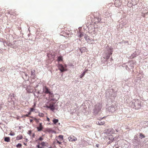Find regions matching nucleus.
I'll return each instance as SVG.
<instances>
[{
	"mask_svg": "<svg viewBox=\"0 0 148 148\" xmlns=\"http://www.w3.org/2000/svg\"><path fill=\"white\" fill-rule=\"evenodd\" d=\"M56 96H58V99H55V101L49 100V101L47 103L46 105V107L47 108L50 109V110H52V111H54L55 110V104L59 98V96L57 94Z\"/></svg>",
	"mask_w": 148,
	"mask_h": 148,
	"instance_id": "1",
	"label": "nucleus"
},
{
	"mask_svg": "<svg viewBox=\"0 0 148 148\" xmlns=\"http://www.w3.org/2000/svg\"><path fill=\"white\" fill-rule=\"evenodd\" d=\"M43 92L45 94H49V100L55 101V98H53L54 95L53 94L50 92L48 88L46 86H44L43 88Z\"/></svg>",
	"mask_w": 148,
	"mask_h": 148,
	"instance_id": "2",
	"label": "nucleus"
},
{
	"mask_svg": "<svg viewBox=\"0 0 148 148\" xmlns=\"http://www.w3.org/2000/svg\"><path fill=\"white\" fill-rule=\"evenodd\" d=\"M36 147L37 148H43L44 147H47L48 143L46 142H42L41 143L38 142Z\"/></svg>",
	"mask_w": 148,
	"mask_h": 148,
	"instance_id": "3",
	"label": "nucleus"
},
{
	"mask_svg": "<svg viewBox=\"0 0 148 148\" xmlns=\"http://www.w3.org/2000/svg\"><path fill=\"white\" fill-rule=\"evenodd\" d=\"M105 132L107 135H110L114 134L115 132V131L113 129L110 128L105 130Z\"/></svg>",
	"mask_w": 148,
	"mask_h": 148,
	"instance_id": "4",
	"label": "nucleus"
},
{
	"mask_svg": "<svg viewBox=\"0 0 148 148\" xmlns=\"http://www.w3.org/2000/svg\"><path fill=\"white\" fill-rule=\"evenodd\" d=\"M58 67L59 70L61 72H63L67 71V69L64 67L62 64H59L58 65Z\"/></svg>",
	"mask_w": 148,
	"mask_h": 148,
	"instance_id": "5",
	"label": "nucleus"
},
{
	"mask_svg": "<svg viewBox=\"0 0 148 148\" xmlns=\"http://www.w3.org/2000/svg\"><path fill=\"white\" fill-rule=\"evenodd\" d=\"M68 139L70 142L75 141L77 140V138L73 135L70 136L68 137Z\"/></svg>",
	"mask_w": 148,
	"mask_h": 148,
	"instance_id": "6",
	"label": "nucleus"
},
{
	"mask_svg": "<svg viewBox=\"0 0 148 148\" xmlns=\"http://www.w3.org/2000/svg\"><path fill=\"white\" fill-rule=\"evenodd\" d=\"M102 106L101 104L100 103L97 104L95 106V109L97 112L101 110Z\"/></svg>",
	"mask_w": 148,
	"mask_h": 148,
	"instance_id": "7",
	"label": "nucleus"
},
{
	"mask_svg": "<svg viewBox=\"0 0 148 148\" xmlns=\"http://www.w3.org/2000/svg\"><path fill=\"white\" fill-rule=\"evenodd\" d=\"M95 21L94 22L95 23H97L101 21V18L99 17H95L94 18Z\"/></svg>",
	"mask_w": 148,
	"mask_h": 148,
	"instance_id": "8",
	"label": "nucleus"
},
{
	"mask_svg": "<svg viewBox=\"0 0 148 148\" xmlns=\"http://www.w3.org/2000/svg\"><path fill=\"white\" fill-rule=\"evenodd\" d=\"M42 123H39L38 126L37 127V130L38 131H40L42 130L43 127L42 125Z\"/></svg>",
	"mask_w": 148,
	"mask_h": 148,
	"instance_id": "9",
	"label": "nucleus"
},
{
	"mask_svg": "<svg viewBox=\"0 0 148 148\" xmlns=\"http://www.w3.org/2000/svg\"><path fill=\"white\" fill-rule=\"evenodd\" d=\"M108 136V138L109 140H110L111 142H112L114 139V137L112 135H107Z\"/></svg>",
	"mask_w": 148,
	"mask_h": 148,
	"instance_id": "10",
	"label": "nucleus"
},
{
	"mask_svg": "<svg viewBox=\"0 0 148 148\" xmlns=\"http://www.w3.org/2000/svg\"><path fill=\"white\" fill-rule=\"evenodd\" d=\"M112 54V53H108V54H106V56L105 58H106V59H108L110 57V55H111Z\"/></svg>",
	"mask_w": 148,
	"mask_h": 148,
	"instance_id": "11",
	"label": "nucleus"
},
{
	"mask_svg": "<svg viewBox=\"0 0 148 148\" xmlns=\"http://www.w3.org/2000/svg\"><path fill=\"white\" fill-rule=\"evenodd\" d=\"M23 137L22 135H18L16 137V140H19L23 138Z\"/></svg>",
	"mask_w": 148,
	"mask_h": 148,
	"instance_id": "12",
	"label": "nucleus"
},
{
	"mask_svg": "<svg viewBox=\"0 0 148 148\" xmlns=\"http://www.w3.org/2000/svg\"><path fill=\"white\" fill-rule=\"evenodd\" d=\"M58 138H59L60 141H62L63 140V136L62 135H60L58 136Z\"/></svg>",
	"mask_w": 148,
	"mask_h": 148,
	"instance_id": "13",
	"label": "nucleus"
},
{
	"mask_svg": "<svg viewBox=\"0 0 148 148\" xmlns=\"http://www.w3.org/2000/svg\"><path fill=\"white\" fill-rule=\"evenodd\" d=\"M4 140L7 142H8L10 141V138L8 137H6L5 138Z\"/></svg>",
	"mask_w": 148,
	"mask_h": 148,
	"instance_id": "14",
	"label": "nucleus"
},
{
	"mask_svg": "<svg viewBox=\"0 0 148 148\" xmlns=\"http://www.w3.org/2000/svg\"><path fill=\"white\" fill-rule=\"evenodd\" d=\"M43 140V138L42 137H41L36 140V141L37 142V143H38V142H40V141H42Z\"/></svg>",
	"mask_w": 148,
	"mask_h": 148,
	"instance_id": "15",
	"label": "nucleus"
},
{
	"mask_svg": "<svg viewBox=\"0 0 148 148\" xmlns=\"http://www.w3.org/2000/svg\"><path fill=\"white\" fill-rule=\"evenodd\" d=\"M35 71L34 70H32L31 71V75L32 77H34L35 76Z\"/></svg>",
	"mask_w": 148,
	"mask_h": 148,
	"instance_id": "16",
	"label": "nucleus"
},
{
	"mask_svg": "<svg viewBox=\"0 0 148 148\" xmlns=\"http://www.w3.org/2000/svg\"><path fill=\"white\" fill-rule=\"evenodd\" d=\"M58 119H54L53 120V122L54 124H56L58 122Z\"/></svg>",
	"mask_w": 148,
	"mask_h": 148,
	"instance_id": "17",
	"label": "nucleus"
},
{
	"mask_svg": "<svg viewBox=\"0 0 148 148\" xmlns=\"http://www.w3.org/2000/svg\"><path fill=\"white\" fill-rule=\"evenodd\" d=\"M63 59L62 58V57L61 56H60L58 57V61L59 62L60 61H62Z\"/></svg>",
	"mask_w": 148,
	"mask_h": 148,
	"instance_id": "18",
	"label": "nucleus"
},
{
	"mask_svg": "<svg viewBox=\"0 0 148 148\" xmlns=\"http://www.w3.org/2000/svg\"><path fill=\"white\" fill-rule=\"evenodd\" d=\"M86 72V71L84 72L83 73L80 75V78H82L84 76Z\"/></svg>",
	"mask_w": 148,
	"mask_h": 148,
	"instance_id": "19",
	"label": "nucleus"
},
{
	"mask_svg": "<svg viewBox=\"0 0 148 148\" xmlns=\"http://www.w3.org/2000/svg\"><path fill=\"white\" fill-rule=\"evenodd\" d=\"M30 117V118H33V117L32 116H29L27 114L26 115H23V116H22V117Z\"/></svg>",
	"mask_w": 148,
	"mask_h": 148,
	"instance_id": "20",
	"label": "nucleus"
},
{
	"mask_svg": "<svg viewBox=\"0 0 148 148\" xmlns=\"http://www.w3.org/2000/svg\"><path fill=\"white\" fill-rule=\"evenodd\" d=\"M22 145L21 144L19 143L16 145V147L17 148L21 147H22Z\"/></svg>",
	"mask_w": 148,
	"mask_h": 148,
	"instance_id": "21",
	"label": "nucleus"
},
{
	"mask_svg": "<svg viewBox=\"0 0 148 148\" xmlns=\"http://www.w3.org/2000/svg\"><path fill=\"white\" fill-rule=\"evenodd\" d=\"M100 125H102L105 124V122L104 121H99Z\"/></svg>",
	"mask_w": 148,
	"mask_h": 148,
	"instance_id": "22",
	"label": "nucleus"
},
{
	"mask_svg": "<svg viewBox=\"0 0 148 148\" xmlns=\"http://www.w3.org/2000/svg\"><path fill=\"white\" fill-rule=\"evenodd\" d=\"M140 138H143L145 137V136L141 134H140Z\"/></svg>",
	"mask_w": 148,
	"mask_h": 148,
	"instance_id": "23",
	"label": "nucleus"
},
{
	"mask_svg": "<svg viewBox=\"0 0 148 148\" xmlns=\"http://www.w3.org/2000/svg\"><path fill=\"white\" fill-rule=\"evenodd\" d=\"M34 110V109L33 108H30V111L31 112L33 111Z\"/></svg>",
	"mask_w": 148,
	"mask_h": 148,
	"instance_id": "24",
	"label": "nucleus"
},
{
	"mask_svg": "<svg viewBox=\"0 0 148 148\" xmlns=\"http://www.w3.org/2000/svg\"><path fill=\"white\" fill-rule=\"evenodd\" d=\"M15 134L13 132H11L10 134V135L11 136H14Z\"/></svg>",
	"mask_w": 148,
	"mask_h": 148,
	"instance_id": "25",
	"label": "nucleus"
},
{
	"mask_svg": "<svg viewBox=\"0 0 148 148\" xmlns=\"http://www.w3.org/2000/svg\"><path fill=\"white\" fill-rule=\"evenodd\" d=\"M39 116H40L42 117L44 116V114L42 113H40L39 114Z\"/></svg>",
	"mask_w": 148,
	"mask_h": 148,
	"instance_id": "26",
	"label": "nucleus"
},
{
	"mask_svg": "<svg viewBox=\"0 0 148 148\" xmlns=\"http://www.w3.org/2000/svg\"><path fill=\"white\" fill-rule=\"evenodd\" d=\"M110 108V109L111 110H114V108L112 107H109Z\"/></svg>",
	"mask_w": 148,
	"mask_h": 148,
	"instance_id": "27",
	"label": "nucleus"
},
{
	"mask_svg": "<svg viewBox=\"0 0 148 148\" xmlns=\"http://www.w3.org/2000/svg\"><path fill=\"white\" fill-rule=\"evenodd\" d=\"M83 36V34H82V33H81L80 34V35H79V36L80 37H82Z\"/></svg>",
	"mask_w": 148,
	"mask_h": 148,
	"instance_id": "28",
	"label": "nucleus"
},
{
	"mask_svg": "<svg viewBox=\"0 0 148 148\" xmlns=\"http://www.w3.org/2000/svg\"><path fill=\"white\" fill-rule=\"evenodd\" d=\"M57 143H58L59 144H61V143L60 142L59 140H57Z\"/></svg>",
	"mask_w": 148,
	"mask_h": 148,
	"instance_id": "29",
	"label": "nucleus"
},
{
	"mask_svg": "<svg viewBox=\"0 0 148 148\" xmlns=\"http://www.w3.org/2000/svg\"><path fill=\"white\" fill-rule=\"evenodd\" d=\"M31 114V112L29 111V112L27 114L29 116V115H30Z\"/></svg>",
	"mask_w": 148,
	"mask_h": 148,
	"instance_id": "30",
	"label": "nucleus"
},
{
	"mask_svg": "<svg viewBox=\"0 0 148 148\" xmlns=\"http://www.w3.org/2000/svg\"><path fill=\"white\" fill-rule=\"evenodd\" d=\"M52 130L51 129H47V131L48 132H49L50 131H51Z\"/></svg>",
	"mask_w": 148,
	"mask_h": 148,
	"instance_id": "31",
	"label": "nucleus"
},
{
	"mask_svg": "<svg viewBox=\"0 0 148 148\" xmlns=\"http://www.w3.org/2000/svg\"><path fill=\"white\" fill-rule=\"evenodd\" d=\"M96 124L97 125H100L99 121L97 122H96Z\"/></svg>",
	"mask_w": 148,
	"mask_h": 148,
	"instance_id": "32",
	"label": "nucleus"
},
{
	"mask_svg": "<svg viewBox=\"0 0 148 148\" xmlns=\"http://www.w3.org/2000/svg\"><path fill=\"white\" fill-rule=\"evenodd\" d=\"M47 120L49 122L50 121V119L48 117H47Z\"/></svg>",
	"mask_w": 148,
	"mask_h": 148,
	"instance_id": "33",
	"label": "nucleus"
},
{
	"mask_svg": "<svg viewBox=\"0 0 148 148\" xmlns=\"http://www.w3.org/2000/svg\"><path fill=\"white\" fill-rule=\"evenodd\" d=\"M27 92H31L30 90H29L28 89V88H27Z\"/></svg>",
	"mask_w": 148,
	"mask_h": 148,
	"instance_id": "34",
	"label": "nucleus"
},
{
	"mask_svg": "<svg viewBox=\"0 0 148 148\" xmlns=\"http://www.w3.org/2000/svg\"><path fill=\"white\" fill-rule=\"evenodd\" d=\"M13 48L16 49L17 48V46L16 45L15 46L13 47Z\"/></svg>",
	"mask_w": 148,
	"mask_h": 148,
	"instance_id": "35",
	"label": "nucleus"
},
{
	"mask_svg": "<svg viewBox=\"0 0 148 148\" xmlns=\"http://www.w3.org/2000/svg\"><path fill=\"white\" fill-rule=\"evenodd\" d=\"M96 147H99V144H97V145H96Z\"/></svg>",
	"mask_w": 148,
	"mask_h": 148,
	"instance_id": "36",
	"label": "nucleus"
},
{
	"mask_svg": "<svg viewBox=\"0 0 148 148\" xmlns=\"http://www.w3.org/2000/svg\"><path fill=\"white\" fill-rule=\"evenodd\" d=\"M11 14L12 15H13V16H14V15H15V12L13 13V14Z\"/></svg>",
	"mask_w": 148,
	"mask_h": 148,
	"instance_id": "37",
	"label": "nucleus"
},
{
	"mask_svg": "<svg viewBox=\"0 0 148 148\" xmlns=\"http://www.w3.org/2000/svg\"><path fill=\"white\" fill-rule=\"evenodd\" d=\"M30 122L31 123H32V122H33V120H32V119H30Z\"/></svg>",
	"mask_w": 148,
	"mask_h": 148,
	"instance_id": "38",
	"label": "nucleus"
},
{
	"mask_svg": "<svg viewBox=\"0 0 148 148\" xmlns=\"http://www.w3.org/2000/svg\"><path fill=\"white\" fill-rule=\"evenodd\" d=\"M33 119L35 121L36 120H37V119L35 118H34V117H33Z\"/></svg>",
	"mask_w": 148,
	"mask_h": 148,
	"instance_id": "39",
	"label": "nucleus"
},
{
	"mask_svg": "<svg viewBox=\"0 0 148 148\" xmlns=\"http://www.w3.org/2000/svg\"><path fill=\"white\" fill-rule=\"evenodd\" d=\"M23 144H24L25 145H27V144L25 143H23Z\"/></svg>",
	"mask_w": 148,
	"mask_h": 148,
	"instance_id": "40",
	"label": "nucleus"
},
{
	"mask_svg": "<svg viewBox=\"0 0 148 148\" xmlns=\"http://www.w3.org/2000/svg\"><path fill=\"white\" fill-rule=\"evenodd\" d=\"M147 13V12H145L144 13V14H146V13Z\"/></svg>",
	"mask_w": 148,
	"mask_h": 148,
	"instance_id": "41",
	"label": "nucleus"
},
{
	"mask_svg": "<svg viewBox=\"0 0 148 148\" xmlns=\"http://www.w3.org/2000/svg\"><path fill=\"white\" fill-rule=\"evenodd\" d=\"M36 122H38V120L37 119V120H36Z\"/></svg>",
	"mask_w": 148,
	"mask_h": 148,
	"instance_id": "42",
	"label": "nucleus"
},
{
	"mask_svg": "<svg viewBox=\"0 0 148 148\" xmlns=\"http://www.w3.org/2000/svg\"><path fill=\"white\" fill-rule=\"evenodd\" d=\"M110 49L112 50V48H110Z\"/></svg>",
	"mask_w": 148,
	"mask_h": 148,
	"instance_id": "43",
	"label": "nucleus"
}]
</instances>
